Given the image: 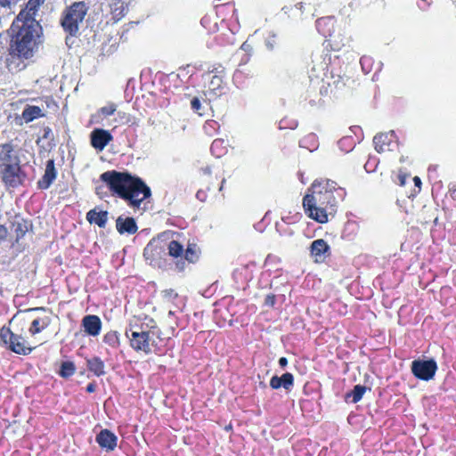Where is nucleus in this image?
<instances>
[{"label":"nucleus","mask_w":456,"mask_h":456,"mask_svg":"<svg viewBox=\"0 0 456 456\" xmlns=\"http://www.w3.org/2000/svg\"><path fill=\"white\" fill-rule=\"evenodd\" d=\"M294 385V377L291 373L286 372L281 377L273 376L270 380V387L273 389H278L283 387L289 390Z\"/></svg>","instance_id":"f3484780"},{"label":"nucleus","mask_w":456,"mask_h":456,"mask_svg":"<svg viewBox=\"0 0 456 456\" xmlns=\"http://www.w3.org/2000/svg\"><path fill=\"white\" fill-rule=\"evenodd\" d=\"M183 252V247L177 241L172 240L168 244V253L172 256H179Z\"/></svg>","instance_id":"cd10ccee"},{"label":"nucleus","mask_w":456,"mask_h":456,"mask_svg":"<svg viewBox=\"0 0 456 456\" xmlns=\"http://www.w3.org/2000/svg\"><path fill=\"white\" fill-rule=\"evenodd\" d=\"M17 314L26 316V319L30 321L28 332L31 336H35L44 330H45L52 322L50 314L45 307L29 308L23 312H19Z\"/></svg>","instance_id":"423d86ee"},{"label":"nucleus","mask_w":456,"mask_h":456,"mask_svg":"<svg viewBox=\"0 0 456 456\" xmlns=\"http://www.w3.org/2000/svg\"><path fill=\"white\" fill-rule=\"evenodd\" d=\"M279 365L281 368H285L288 365V359L286 357H281L279 359Z\"/></svg>","instance_id":"4c0bfd02"},{"label":"nucleus","mask_w":456,"mask_h":456,"mask_svg":"<svg viewBox=\"0 0 456 456\" xmlns=\"http://www.w3.org/2000/svg\"><path fill=\"white\" fill-rule=\"evenodd\" d=\"M113 2H121L122 4H124L125 0H112ZM123 9V5L121 7Z\"/></svg>","instance_id":"c03bdc74"},{"label":"nucleus","mask_w":456,"mask_h":456,"mask_svg":"<svg viewBox=\"0 0 456 456\" xmlns=\"http://www.w3.org/2000/svg\"><path fill=\"white\" fill-rule=\"evenodd\" d=\"M27 324L26 316L15 314L10 322L11 327H3L0 330L1 340L15 354L27 355L36 348L23 336Z\"/></svg>","instance_id":"7ed1b4c3"},{"label":"nucleus","mask_w":456,"mask_h":456,"mask_svg":"<svg viewBox=\"0 0 456 456\" xmlns=\"http://www.w3.org/2000/svg\"><path fill=\"white\" fill-rule=\"evenodd\" d=\"M329 246L326 241L320 239L312 242L311 244V254L315 257V261H322L324 258V253L328 250Z\"/></svg>","instance_id":"aec40b11"},{"label":"nucleus","mask_w":456,"mask_h":456,"mask_svg":"<svg viewBox=\"0 0 456 456\" xmlns=\"http://www.w3.org/2000/svg\"><path fill=\"white\" fill-rule=\"evenodd\" d=\"M16 164H19V158L13 152L12 146L8 143L0 145V167Z\"/></svg>","instance_id":"ddd939ff"},{"label":"nucleus","mask_w":456,"mask_h":456,"mask_svg":"<svg viewBox=\"0 0 456 456\" xmlns=\"http://www.w3.org/2000/svg\"><path fill=\"white\" fill-rule=\"evenodd\" d=\"M42 116H44L43 110L37 106H28L22 112V118L27 123L31 122L35 118Z\"/></svg>","instance_id":"4be33fe9"},{"label":"nucleus","mask_w":456,"mask_h":456,"mask_svg":"<svg viewBox=\"0 0 456 456\" xmlns=\"http://www.w3.org/2000/svg\"><path fill=\"white\" fill-rule=\"evenodd\" d=\"M87 370L96 377H102L106 374L105 363L99 356L86 358Z\"/></svg>","instance_id":"a211bd4d"},{"label":"nucleus","mask_w":456,"mask_h":456,"mask_svg":"<svg viewBox=\"0 0 456 456\" xmlns=\"http://www.w3.org/2000/svg\"><path fill=\"white\" fill-rule=\"evenodd\" d=\"M103 342L112 348H118L120 345L119 334L118 331L110 330L104 335Z\"/></svg>","instance_id":"a878e982"},{"label":"nucleus","mask_w":456,"mask_h":456,"mask_svg":"<svg viewBox=\"0 0 456 456\" xmlns=\"http://www.w3.org/2000/svg\"><path fill=\"white\" fill-rule=\"evenodd\" d=\"M30 224L25 220H18L12 224L13 232L16 236V241L18 242L29 230Z\"/></svg>","instance_id":"412c9836"},{"label":"nucleus","mask_w":456,"mask_h":456,"mask_svg":"<svg viewBox=\"0 0 456 456\" xmlns=\"http://www.w3.org/2000/svg\"><path fill=\"white\" fill-rule=\"evenodd\" d=\"M437 370V364L434 359L415 360L411 362V372L419 379L428 381L432 379Z\"/></svg>","instance_id":"6e6552de"},{"label":"nucleus","mask_w":456,"mask_h":456,"mask_svg":"<svg viewBox=\"0 0 456 456\" xmlns=\"http://www.w3.org/2000/svg\"><path fill=\"white\" fill-rule=\"evenodd\" d=\"M82 325L85 332L90 336L99 335L102 329L101 319L97 315H86L82 320Z\"/></svg>","instance_id":"4468645a"},{"label":"nucleus","mask_w":456,"mask_h":456,"mask_svg":"<svg viewBox=\"0 0 456 456\" xmlns=\"http://www.w3.org/2000/svg\"><path fill=\"white\" fill-rule=\"evenodd\" d=\"M373 143L375 145V150L378 152H384L386 151V146H388V134L380 133L374 136Z\"/></svg>","instance_id":"b1692460"},{"label":"nucleus","mask_w":456,"mask_h":456,"mask_svg":"<svg viewBox=\"0 0 456 456\" xmlns=\"http://www.w3.org/2000/svg\"><path fill=\"white\" fill-rule=\"evenodd\" d=\"M366 392V387L362 385H356L354 387V389L346 394V400L352 398L351 402L354 403H358L362 400L363 395Z\"/></svg>","instance_id":"5701e85b"},{"label":"nucleus","mask_w":456,"mask_h":456,"mask_svg":"<svg viewBox=\"0 0 456 456\" xmlns=\"http://www.w3.org/2000/svg\"><path fill=\"white\" fill-rule=\"evenodd\" d=\"M12 52L20 58L29 59L42 43V27L33 17L20 12L12 25Z\"/></svg>","instance_id":"f257e3e1"},{"label":"nucleus","mask_w":456,"mask_h":456,"mask_svg":"<svg viewBox=\"0 0 456 456\" xmlns=\"http://www.w3.org/2000/svg\"><path fill=\"white\" fill-rule=\"evenodd\" d=\"M3 181L10 186H17L20 183V165H9L5 167H0Z\"/></svg>","instance_id":"9b49d317"},{"label":"nucleus","mask_w":456,"mask_h":456,"mask_svg":"<svg viewBox=\"0 0 456 456\" xmlns=\"http://www.w3.org/2000/svg\"><path fill=\"white\" fill-rule=\"evenodd\" d=\"M86 392H87V393H90V394H91V393L95 392V390H96V385H95V383H94V382H91V383H89V384L86 386Z\"/></svg>","instance_id":"c9c22d12"},{"label":"nucleus","mask_w":456,"mask_h":456,"mask_svg":"<svg viewBox=\"0 0 456 456\" xmlns=\"http://www.w3.org/2000/svg\"><path fill=\"white\" fill-rule=\"evenodd\" d=\"M359 287H353V286L348 287L350 294L355 295V291L354 290L357 289Z\"/></svg>","instance_id":"a19ab883"},{"label":"nucleus","mask_w":456,"mask_h":456,"mask_svg":"<svg viewBox=\"0 0 456 456\" xmlns=\"http://www.w3.org/2000/svg\"><path fill=\"white\" fill-rule=\"evenodd\" d=\"M56 170L54 167L53 159H49L46 162L45 175L42 179L38 181V186L41 189H47L56 178Z\"/></svg>","instance_id":"2eb2a0df"},{"label":"nucleus","mask_w":456,"mask_h":456,"mask_svg":"<svg viewBox=\"0 0 456 456\" xmlns=\"http://www.w3.org/2000/svg\"><path fill=\"white\" fill-rule=\"evenodd\" d=\"M220 83H221V78L217 76H214L211 79V82L210 84L213 86H220Z\"/></svg>","instance_id":"e433bc0d"},{"label":"nucleus","mask_w":456,"mask_h":456,"mask_svg":"<svg viewBox=\"0 0 456 456\" xmlns=\"http://www.w3.org/2000/svg\"><path fill=\"white\" fill-rule=\"evenodd\" d=\"M110 190L127 200L132 207L139 208L142 201L151 196L150 188L140 179L116 171H108L101 175Z\"/></svg>","instance_id":"f03ea898"},{"label":"nucleus","mask_w":456,"mask_h":456,"mask_svg":"<svg viewBox=\"0 0 456 456\" xmlns=\"http://www.w3.org/2000/svg\"><path fill=\"white\" fill-rule=\"evenodd\" d=\"M155 326H151L149 330H138L130 329L131 334L126 332V337L129 338L131 347L136 352H143L146 354L151 353V336L155 335Z\"/></svg>","instance_id":"0eeeda50"},{"label":"nucleus","mask_w":456,"mask_h":456,"mask_svg":"<svg viewBox=\"0 0 456 456\" xmlns=\"http://www.w3.org/2000/svg\"><path fill=\"white\" fill-rule=\"evenodd\" d=\"M168 315H169V316H173V315H175V311H173V310H169V312H168Z\"/></svg>","instance_id":"a18cd8bd"},{"label":"nucleus","mask_w":456,"mask_h":456,"mask_svg":"<svg viewBox=\"0 0 456 456\" xmlns=\"http://www.w3.org/2000/svg\"><path fill=\"white\" fill-rule=\"evenodd\" d=\"M116 227L119 233L127 232L129 234L135 233L137 225L134 218L118 216L116 221Z\"/></svg>","instance_id":"dca6fc26"},{"label":"nucleus","mask_w":456,"mask_h":456,"mask_svg":"<svg viewBox=\"0 0 456 456\" xmlns=\"http://www.w3.org/2000/svg\"><path fill=\"white\" fill-rule=\"evenodd\" d=\"M87 12L86 4L84 2H76L67 8L61 19L63 29L71 36L76 35L79 30V25L85 19Z\"/></svg>","instance_id":"39448f33"},{"label":"nucleus","mask_w":456,"mask_h":456,"mask_svg":"<svg viewBox=\"0 0 456 456\" xmlns=\"http://www.w3.org/2000/svg\"><path fill=\"white\" fill-rule=\"evenodd\" d=\"M413 181H414V183H415L416 186L420 187L421 180H420V178L419 176H415L413 178Z\"/></svg>","instance_id":"58836bf2"},{"label":"nucleus","mask_w":456,"mask_h":456,"mask_svg":"<svg viewBox=\"0 0 456 456\" xmlns=\"http://www.w3.org/2000/svg\"><path fill=\"white\" fill-rule=\"evenodd\" d=\"M276 303V297L273 294L267 295L265 298V305L267 306H274Z\"/></svg>","instance_id":"2f4dec72"},{"label":"nucleus","mask_w":456,"mask_h":456,"mask_svg":"<svg viewBox=\"0 0 456 456\" xmlns=\"http://www.w3.org/2000/svg\"><path fill=\"white\" fill-rule=\"evenodd\" d=\"M45 0H29L27 4L25 17H33L36 14L37 9L44 4Z\"/></svg>","instance_id":"bb28decb"},{"label":"nucleus","mask_w":456,"mask_h":456,"mask_svg":"<svg viewBox=\"0 0 456 456\" xmlns=\"http://www.w3.org/2000/svg\"><path fill=\"white\" fill-rule=\"evenodd\" d=\"M111 139V134L103 129H94L91 134V144L99 151H102Z\"/></svg>","instance_id":"f8f14e48"},{"label":"nucleus","mask_w":456,"mask_h":456,"mask_svg":"<svg viewBox=\"0 0 456 456\" xmlns=\"http://www.w3.org/2000/svg\"><path fill=\"white\" fill-rule=\"evenodd\" d=\"M316 186H317V184L314 183H313L312 188L314 189V188H316Z\"/></svg>","instance_id":"49530a36"},{"label":"nucleus","mask_w":456,"mask_h":456,"mask_svg":"<svg viewBox=\"0 0 456 456\" xmlns=\"http://www.w3.org/2000/svg\"><path fill=\"white\" fill-rule=\"evenodd\" d=\"M330 200H334L332 193L327 190L313 191L312 194H306L303 199V206L308 216L321 224L328 222L329 213L323 206Z\"/></svg>","instance_id":"20e7f679"},{"label":"nucleus","mask_w":456,"mask_h":456,"mask_svg":"<svg viewBox=\"0 0 456 456\" xmlns=\"http://www.w3.org/2000/svg\"><path fill=\"white\" fill-rule=\"evenodd\" d=\"M19 0H0V4L4 7L11 6L12 4H15Z\"/></svg>","instance_id":"72a5a7b5"},{"label":"nucleus","mask_w":456,"mask_h":456,"mask_svg":"<svg viewBox=\"0 0 456 456\" xmlns=\"http://www.w3.org/2000/svg\"><path fill=\"white\" fill-rule=\"evenodd\" d=\"M191 109L195 112H197L200 116H204L205 113H204V111H201V110H205V106H202L201 102L200 101L199 98L194 97L191 101Z\"/></svg>","instance_id":"c85d7f7f"},{"label":"nucleus","mask_w":456,"mask_h":456,"mask_svg":"<svg viewBox=\"0 0 456 456\" xmlns=\"http://www.w3.org/2000/svg\"><path fill=\"white\" fill-rule=\"evenodd\" d=\"M116 111V105L110 103L101 109V112L105 116L112 115Z\"/></svg>","instance_id":"7c9ffc66"},{"label":"nucleus","mask_w":456,"mask_h":456,"mask_svg":"<svg viewBox=\"0 0 456 456\" xmlns=\"http://www.w3.org/2000/svg\"><path fill=\"white\" fill-rule=\"evenodd\" d=\"M241 49L247 50L248 49V45L246 43H243L242 45H241Z\"/></svg>","instance_id":"37998d69"},{"label":"nucleus","mask_w":456,"mask_h":456,"mask_svg":"<svg viewBox=\"0 0 456 456\" xmlns=\"http://www.w3.org/2000/svg\"><path fill=\"white\" fill-rule=\"evenodd\" d=\"M86 219L90 224H95L99 227L103 228L106 225L108 220L107 211H97L96 208L91 209L86 214Z\"/></svg>","instance_id":"6ab92c4d"},{"label":"nucleus","mask_w":456,"mask_h":456,"mask_svg":"<svg viewBox=\"0 0 456 456\" xmlns=\"http://www.w3.org/2000/svg\"><path fill=\"white\" fill-rule=\"evenodd\" d=\"M184 257L190 263H194L198 259V254L195 248L192 247H188L185 251Z\"/></svg>","instance_id":"c756f323"},{"label":"nucleus","mask_w":456,"mask_h":456,"mask_svg":"<svg viewBox=\"0 0 456 456\" xmlns=\"http://www.w3.org/2000/svg\"><path fill=\"white\" fill-rule=\"evenodd\" d=\"M162 301L182 310L186 304V297L179 294L175 289L169 288L161 291Z\"/></svg>","instance_id":"9d476101"},{"label":"nucleus","mask_w":456,"mask_h":456,"mask_svg":"<svg viewBox=\"0 0 456 456\" xmlns=\"http://www.w3.org/2000/svg\"><path fill=\"white\" fill-rule=\"evenodd\" d=\"M405 178H406V176H404V175H399V180H400V184L401 185H404Z\"/></svg>","instance_id":"79ce46f5"},{"label":"nucleus","mask_w":456,"mask_h":456,"mask_svg":"<svg viewBox=\"0 0 456 456\" xmlns=\"http://www.w3.org/2000/svg\"><path fill=\"white\" fill-rule=\"evenodd\" d=\"M371 296H372V292H370H370L368 293V295H366V296H365V297H366V298H369V297H370ZM355 297H356V298H358V299H362V298H364V297H363V296H357V295H355Z\"/></svg>","instance_id":"ea45409f"},{"label":"nucleus","mask_w":456,"mask_h":456,"mask_svg":"<svg viewBox=\"0 0 456 456\" xmlns=\"http://www.w3.org/2000/svg\"><path fill=\"white\" fill-rule=\"evenodd\" d=\"M95 441L102 449L112 452L117 447L118 436L110 429L104 428L96 435Z\"/></svg>","instance_id":"1a4fd4ad"},{"label":"nucleus","mask_w":456,"mask_h":456,"mask_svg":"<svg viewBox=\"0 0 456 456\" xmlns=\"http://www.w3.org/2000/svg\"><path fill=\"white\" fill-rule=\"evenodd\" d=\"M76 366L73 362L66 361L62 362L59 370V375L61 378L68 379L75 374Z\"/></svg>","instance_id":"393cba45"},{"label":"nucleus","mask_w":456,"mask_h":456,"mask_svg":"<svg viewBox=\"0 0 456 456\" xmlns=\"http://www.w3.org/2000/svg\"><path fill=\"white\" fill-rule=\"evenodd\" d=\"M7 233V229L4 225L0 224V240L5 239Z\"/></svg>","instance_id":"f704fd0d"},{"label":"nucleus","mask_w":456,"mask_h":456,"mask_svg":"<svg viewBox=\"0 0 456 456\" xmlns=\"http://www.w3.org/2000/svg\"><path fill=\"white\" fill-rule=\"evenodd\" d=\"M276 35L275 34H273V36L271 37H269L266 41H265V45L266 47L269 49V50H273L274 46H275V44H276Z\"/></svg>","instance_id":"473e14b6"}]
</instances>
